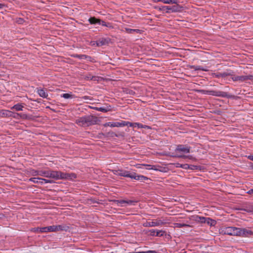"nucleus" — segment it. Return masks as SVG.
Masks as SVG:
<instances>
[{
    "instance_id": "1a4fd4ad",
    "label": "nucleus",
    "mask_w": 253,
    "mask_h": 253,
    "mask_svg": "<svg viewBox=\"0 0 253 253\" xmlns=\"http://www.w3.org/2000/svg\"><path fill=\"white\" fill-rule=\"evenodd\" d=\"M237 229L238 228L235 227H226L222 229L221 233L224 234L237 236Z\"/></svg>"
},
{
    "instance_id": "20e7f679",
    "label": "nucleus",
    "mask_w": 253,
    "mask_h": 253,
    "mask_svg": "<svg viewBox=\"0 0 253 253\" xmlns=\"http://www.w3.org/2000/svg\"><path fill=\"white\" fill-rule=\"evenodd\" d=\"M49 178L56 180L59 179H73L76 178V175L73 173H68L60 171L50 170Z\"/></svg>"
},
{
    "instance_id": "7ed1b4c3",
    "label": "nucleus",
    "mask_w": 253,
    "mask_h": 253,
    "mask_svg": "<svg viewBox=\"0 0 253 253\" xmlns=\"http://www.w3.org/2000/svg\"><path fill=\"white\" fill-rule=\"evenodd\" d=\"M98 121L99 120L97 117L88 115L77 119L76 123L79 126L84 127L96 124Z\"/></svg>"
},
{
    "instance_id": "c9c22d12",
    "label": "nucleus",
    "mask_w": 253,
    "mask_h": 253,
    "mask_svg": "<svg viewBox=\"0 0 253 253\" xmlns=\"http://www.w3.org/2000/svg\"><path fill=\"white\" fill-rule=\"evenodd\" d=\"M32 174L33 176L40 175V171L33 170L32 171Z\"/></svg>"
},
{
    "instance_id": "ea45409f",
    "label": "nucleus",
    "mask_w": 253,
    "mask_h": 253,
    "mask_svg": "<svg viewBox=\"0 0 253 253\" xmlns=\"http://www.w3.org/2000/svg\"><path fill=\"white\" fill-rule=\"evenodd\" d=\"M98 24L101 25L103 26H106V23L104 22V21H101V20H99V23Z\"/></svg>"
},
{
    "instance_id": "bb28decb",
    "label": "nucleus",
    "mask_w": 253,
    "mask_h": 253,
    "mask_svg": "<svg viewBox=\"0 0 253 253\" xmlns=\"http://www.w3.org/2000/svg\"><path fill=\"white\" fill-rule=\"evenodd\" d=\"M207 217H205L203 216H197L196 220L198 222H200L201 223H205L206 222Z\"/></svg>"
},
{
    "instance_id": "423d86ee",
    "label": "nucleus",
    "mask_w": 253,
    "mask_h": 253,
    "mask_svg": "<svg viewBox=\"0 0 253 253\" xmlns=\"http://www.w3.org/2000/svg\"><path fill=\"white\" fill-rule=\"evenodd\" d=\"M170 222L169 219L166 218H161L153 220L152 221L147 222L144 224L145 227H155L161 226Z\"/></svg>"
},
{
    "instance_id": "aec40b11",
    "label": "nucleus",
    "mask_w": 253,
    "mask_h": 253,
    "mask_svg": "<svg viewBox=\"0 0 253 253\" xmlns=\"http://www.w3.org/2000/svg\"><path fill=\"white\" fill-rule=\"evenodd\" d=\"M50 170H40V175L45 177L49 178Z\"/></svg>"
},
{
    "instance_id": "4c0bfd02",
    "label": "nucleus",
    "mask_w": 253,
    "mask_h": 253,
    "mask_svg": "<svg viewBox=\"0 0 253 253\" xmlns=\"http://www.w3.org/2000/svg\"><path fill=\"white\" fill-rule=\"evenodd\" d=\"M126 200H119V201H118V203L120 204V205H121L122 206H123L124 204H126Z\"/></svg>"
},
{
    "instance_id": "13d9d810",
    "label": "nucleus",
    "mask_w": 253,
    "mask_h": 253,
    "mask_svg": "<svg viewBox=\"0 0 253 253\" xmlns=\"http://www.w3.org/2000/svg\"><path fill=\"white\" fill-rule=\"evenodd\" d=\"M1 62L0 61V66H1Z\"/></svg>"
},
{
    "instance_id": "864d4df0",
    "label": "nucleus",
    "mask_w": 253,
    "mask_h": 253,
    "mask_svg": "<svg viewBox=\"0 0 253 253\" xmlns=\"http://www.w3.org/2000/svg\"><path fill=\"white\" fill-rule=\"evenodd\" d=\"M4 6V4L0 3V9H2Z\"/></svg>"
},
{
    "instance_id": "c756f323",
    "label": "nucleus",
    "mask_w": 253,
    "mask_h": 253,
    "mask_svg": "<svg viewBox=\"0 0 253 253\" xmlns=\"http://www.w3.org/2000/svg\"><path fill=\"white\" fill-rule=\"evenodd\" d=\"M178 0H163V3L165 4H177Z\"/></svg>"
},
{
    "instance_id": "0eeeda50",
    "label": "nucleus",
    "mask_w": 253,
    "mask_h": 253,
    "mask_svg": "<svg viewBox=\"0 0 253 253\" xmlns=\"http://www.w3.org/2000/svg\"><path fill=\"white\" fill-rule=\"evenodd\" d=\"M158 10L163 12L169 13L171 12H177L181 10V7L178 5H174L171 6H162L158 8Z\"/></svg>"
},
{
    "instance_id": "f03ea898",
    "label": "nucleus",
    "mask_w": 253,
    "mask_h": 253,
    "mask_svg": "<svg viewBox=\"0 0 253 253\" xmlns=\"http://www.w3.org/2000/svg\"><path fill=\"white\" fill-rule=\"evenodd\" d=\"M113 173L114 174L118 176L129 177L131 179H134L141 182L148 179V178L146 176L137 174L135 172H130L129 171L124 169L114 170H113Z\"/></svg>"
},
{
    "instance_id": "58836bf2",
    "label": "nucleus",
    "mask_w": 253,
    "mask_h": 253,
    "mask_svg": "<svg viewBox=\"0 0 253 253\" xmlns=\"http://www.w3.org/2000/svg\"><path fill=\"white\" fill-rule=\"evenodd\" d=\"M188 158L189 159H190V160H193V161H196V160L195 158H194V157H193L191 155H188V156H186V158Z\"/></svg>"
},
{
    "instance_id": "c03bdc74",
    "label": "nucleus",
    "mask_w": 253,
    "mask_h": 253,
    "mask_svg": "<svg viewBox=\"0 0 253 253\" xmlns=\"http://www.w3.org/2000/svg\"><path fill=\"white\" fill-rule=\"evenodd\" d=\"M106 27H107L110 29L113 28V26L111 25V23H106Z\"/></svg>"
},
{
    "instance_id": "cd10ccee",
    "label": "nucleus",
    "mask_w": 253,
    "mask_h": 253,
    "mask_svg": "<svg viewBox=\"0 0 253 253\" xmlns=\"http://www.w3.org/2000/svg\"><path fill=\"white\" fill-rule=\"evenodd\" d=\"M174 227L177 228H182L183 227H190V225L188 224H184V223H174Z\"/></svg>"
},
{
    "instance_id": "a211bd4d",
    "label": "nucleus",
    "mask_w": 253,
    "mask_h": 253,
    "mask_svg": "<svg viewBox=\"0 0 253 253\" xmlns=\"http://www.w3.org/2000/svg\"><path fill=\"white\" fill-rule=\"evenodd\" d=\"M38 93L39 95L43 98H46L48 96V94L43 89H38Z\"/></svg>"
},
{
    "instance_id": "4be33fe9",
    "label": "nucleus",
    "mask_w": 253,
    "mask_h": 253,
    "mask_svg": "<svg viewBox=\"0 0 253 253\" xmlns=\"http://www.w3.org/2000/svg\"><path fill=\"white\" fill-rule=\"evenodd\" d=\"M122 127L124 126H129L130 127H134V123H132L129 122H126L122 121Z\"/></svg>"
},
{
    "instance_id": "9d476101",
    "label": "nucleus",
    "mask_w": 253,
    "mask_h": 253,
    "mask_svg": "<svg viewBox=\"0 0 253 253\" xmlns=\"http://www.w3.org/2000/svg\"><path fill=\"white\" fill-rule=\"evenodd\" d=\"M11 116L10 117H12L15 119H23L26 120H31L32 119V116L27 115L25 114H19V113H14L11 112Z\"/></svg>"
},
{
    "instance_id": "4d7b16f0",
    "label": "nucleus",
    "mask_w": 253,
    "mask_h": 253,
    "mask_svg": "<svg viewBox=\"0 0 253 253\" xmlns=\"http://www.w3.org/2000/svg\"><path fill=\"white\" fill-rule=\"evenodd\" d=\"M88 96H84V97H83V98H84V99H87V98H88Z\"/></svg>"
},
{
    "instance_id": "4468645a",
    "label": "nucleus",
    "mask_w": 253,
    "mask_h": 253,
    "mask_svg": "<svg viewBox=\"0 0 253 253\" xmlns=\"http://www.w3.org/2000/svg\"><path fill=\"white\" fill-rule=\"evenodd\" d=\"M149 232L151 235L156 236H162L165 233V232L163 230H157L155 229H151Z\"/></svg>"
},
{
    "instance_id": "473e14b6",
    "label": "nucleus",
    "mask_w": 253,
    "mask_h": 253,
    "mask_svg": "<svg viewBox=\"0 0 253 253\" xmlns=\"http://www.w3.org/2000/svg\"><path fill=\"white\" fill-rule=\"evenodd\" d=\"M40 178L38 177H32L30 178L29 180L30 181L33 182L34 183H39Z\"/></svg>"
},
{
    "instance_id": "b1692460",
    "label": "nucleus",
    "mask_w": 253,
    "mask_h": 253,
    "mask_svg": "<svg viewBox=\"0 0 253 253\" xmlns=\"http://www.w3.org/2000/svg\"><path fill=\"white\" fill-rule=\"evenodd\" d=\"M99 20L98 19H97L95 17H90L89 19H88V21L91 24H98L99 23Z\"/></svg>"
},
{
    "instance_id": "c85d7f7f",
    "label": "nucleus",
    "mask_w": 253,
    "mask_h": 253,
    "mask_svg": "<svg viewBox=\"0 0 253 253\" xmlns=\"http://www.w3.org/2000/svg\"><path fill=\"white\" fill-rule=\"evenodd\" d=\"M221 75H222V78H225L227 76H231L233 75V72L227 71L226 72H224L223 73H220Z\"/></svg>"
},
{
    "instance_id": "6ab92c4d",
    "label": "nucleus",
    "mask_w": 253,
    "mask_h": 253,
    "mask_svg": "<svg viewBox=\"0 0 253 253\" xmlns=\"http://www.w3.org/2000/svg\"><path fill=\"white\" fill-rule=\"evenodd\" d=\"M54 183V181L52 180L40 178L39 184H45V183Z\"/></svg>"
},
{
    "instance_id": "6e6552de",
    "label": "nucleus",
    "mask_w": 253,
    "mask_h": 253,
    "mask_svg": "<svg viewBox=\"0 0 253 253\" xmlns=\"http://www.w3.org/2000/svg\"><path fill=\"white\" fill-rule=\"evenodd\" d=\"M253 235V231L250 228H238L237 236L247 237Z\"/></svg>"
},
{
    "instance_id": "8fccbe9b",
    "label": "nucleus",
    "mask_w": 253,
    "mask_h": 253,
    "mask_svg": "<svg viewBox=\"0 0 253 253\" xmlns=\"http://www.w3.org/2000/svg\"><path fill=\"white\" fill-rule=\"evenodd\" d=\"M143 165L144 164H137L136 167L138 169H140V168H141V166H143Z\"/></svg>"
},
{
    "instance_id": "f8f14e48",
    "label": "nucleus",
    "mask_w": 253,
    "mask_h": 253,
    "mask_svg": "<svg viewBox=\"0 0 253 253\" xmlns=\"http://www.w3.org/2000/svg\"><path fill=\"white\" fill-rule=\"evenodd\" d=\"M232 79L233 81H240L242 82L250 79V77L248 76H234L232 78Z\"/></svg>"
},
{
    "instance_id": "a18cd8bd",
    "label": "nucleus",
    "mask_w": 253,
    "mask_h": 253,
    "mask_svg": "<svg viewBox=\"0 0 253 253\" xmlns=\"http://www.w3.org/2000/svg\"><path fill=\"white\" fill-rule=\"evenodd\" d=\"M143 253H157L155 251H148L147 252H143Z\"/></svg>"
},
{
    "instance_id": "393cba45",
    "label": "nucleus",
    "mask_w": 253,
    "mask_h": 253,
    "mask_svg": "<svg viewBox=\"0 0 253 253\" xmlns=\"http://www.w3.org/2000/svg\"><path fill=\"white\" fill-rule=\"evenodd\" d=\"M65 99H71L74 98V95L71 93H64L61 95Z\"/></svg>"
},
{
    "instance_id": "5701e85b",
    "label": "nucleus",
    "mask_w": 253,
    "mask_h": 253,
    "mask_svg": "<svg viewBox=\"0 0 253 253\" xmlns=\"http://www.w3.org/2000/svg\"><path fill=\"white\" fill-rule=\"evenodd\" d=\"M205 223H207L211 226H214L216 222L214 220H213L209 217H207Z\"/></svg>"
},
{
    "instance_id": "37998d69",
    "label": "nucleus",
    "mask_w": 253,
    "mask_h": 253,
    "mask_svg": "<svg viewBox=\"0 0 253 253\" xmlns=\"http://www.w3.org/2000/svg\"><path fill=\"white\" fill-rule=\"evenodd\" d=\"M134 203V202L133 201H131V200H126V204L131 205H133Z\"/></svg>"
},
{
    "instance_id": "412c9836",
    "label": "nucleus",
    "mask_w": 253,
    "mask_h": 253,
    "mask_svg": "<svg viewBox=\"0 0 253 253\" xmlns=\"http://www.w3.org/2000/svg\"><path fill=\"white\" fill-rule=\"evenodd\" d=\"M107 43V41L105 39H100L96 42V44L98 46H102L106 44Z\"/></svg>"
},
{
    "instance_id": "a878e982",
    "label": "nucleus",
    "mask_w": 253,
    "mask_h": 253,
    "mask_svg": "<svg viewBox=\"0 0 253 253\" xmlns=\"http://www.w3.org/2000/svg\"><path fill=\"white\" fill-rule=\"evenodd\" d=\"M192 68L194 69L195 70H201V71H208V69L204 68L201 66H193Z\"/></svg>"
},
{
    "instance_id": "f3484780",
    "label": "nucleus",
    "mask_w": 253,
    "mask_h": 253,
    "mask_svg": "<svg viewBox=\"0 0 253 253\" xmlns=\"http://www.w3.org/2000/svg\"><path fill=\"white\" fill-rule=\"evenodd\" d=\"M143 166L146 167V169H149V170L153 169V170H156V171L160 170L158 168H159V166H156L154 165H147V164H144Z\"/></svg>"
},
{
    "instance_id": "603ef678",
    "label": "nucleus",
    "mask_w": 253,
    "mask_h": 253,
    "mask_svg": "<svg viewBox=\"0 0 253 253\" xmlns=\"http://www.w3.org/2000/svg\"><path fill=\"white\" fill-rule=\"evenodd\" d=\"M134 30V32H136L137 33H139L140 32V30L139 29H133Z\"/></svg>"
},
{
    "instance_id": "7c9ffc66",
    "label": "nucleus",
    "mask_w": 253,
    "mask_h": 253,
    "mask_svg": "<svg viewBox=\"0 0 253 253\" xmlns=\"http://www.w3.org/2000/svg\"><path fill=\"white\" fill-rule=\"evenodd\" d=\"M92 108L96 111L105 112V113L107 112L109 110L108 109H107L105 108H104V107H93Z\"/></svg>"
},
{
    "instance_id": "79ce46f5",
    "label": "nucleus",
    "mask_w": 253,
    "mask_h": 253,
    "mask_svg": "<svg viewBox=\"0 0 253 253\" xmlns=\"http://www.w3.org/2000/svg\"><path fill=\"white\" fill-rule=\"evenodd\" d=\"M189 165L188 164H183L182 165V169H189Z\"/></svg>"
},
{
    "instance_id": "a19ab883",
    "label": "nucleus",
    "mask_w": 253,
    "mask_h": 253,
    "mask_svg": "<svg viewBox=\"0 0 253 253\" xmlns=\"http://www.w3.org/2000/svg\"><path fill=\"white\" fill-rule=\"evenodd\" d=\"M213 76L214 77H216V78H220V77H221L222 75H221L220 73H214L213 74Z\"/></svg>"
},
{
    "instance_id": "09e8293b",
    "label": "nucleus",
    "mask_w": 253,
    "mask_h": 253,
    "mask_svg": "<svg viewBox=\"0 0 253 253\" xmlns=\"http://www.w3.org/2000/svg\"><path fill=\"white\" fill-rule=\"evenodd\" d=\"M247 157L249 160L253 161V155H249Z\"/></svg>"
},
{
    "instance_id": "2eb2a0df",
    "label": "nucleus",
    "mask_w": 253,
    "mask_h": 253,
    "mask_svg": "<svg viewBox=\"0 0 253 253\" xmlns=\"http://www.w3.org/2000/svg\"><path fill=\"white\" fill-rule=\"evenodd\" d=\"M11 114V111L7 110H0V117H10Z\"/></svg>"
},
{
    "instance_id": "dca6fc26",
    "label": "nucleus",
    "mask_w": 253,
    "mask_h": 253,
    "mask_svg": "<svg viewBox=\"0 0 253 253\" xmlns=\"http://www.w3.org/2000/svg\"><path fill=\"white\" fill-rule=\"evenodd\" d=\"M24 106L21 103H17L11 107V109H14L17 111H23Z\"/></svg>"
},
{
    "instance_id": "5fc2aeb1",
    "label": "nucleus",
    "mask_w": 253,
    "mask_h": 253,
    "mask_svg": "<svg viewBox=\"0 0 253 253\" xmlns=\"http://www.w3.org/2000/svg\"><path fill=\"white\" fill-rule=\"evenodd\" d=\"M128 253H143V251L142 252H130Z\"/></svg>"
},
{
    "instance_id": "f257e3e1",
    "label": "nucleus",
    "mask_w": 253,
    "mask_h": 253,
    "mask_svg": "<svg viewBox=\"0 0 253 253\" xmlns=\"http://www.w3.org/2000/svg\"><path fill=\"white\" fill-rule=\"evenodd\" d=\"M69 227L65 224L58 225H52L44 227L33 228L31 231L36 233H44L57 232L60 231H67Z\"/></svg>"
},
{
    "instance_id": "3c124183",
    "label": "nucleus",
    "mask_w": 253,
    "mask_h": 253,
    "mask_svg": "<svg viewBox=\"0 0 253 253\" xmlns=\"http://www.w3.org/2000/svg\"><path fill=\"white\" fill-rule=\"evenodd\" d=\"M182 165H183V164H176V167L177 168H182Z\"/></svg>"
},
{
    "instance_id": "2f4dec72",
    "label": "nucleus",
    "mask_w": 253,
    "mask_h": 253,
    "mask_svg": "<svg viewBox=\"0 0 253 253\" xmlns=\"http://www.w3.org/2000/svg\"><path fill=\"white\" fill-rule=\"evenodd\" d=\"M134 127H137L138 128H148L149 126L146 125H143L141 124L138 123H134Z\"/></svg>"
},
{
    "instance_id": "ddd939ff",
    "label": "nucleus",
    "mask_w": 253,
    "mask_h": 253,
    "mask_svg": "<svg viewBox=\"0 0 253 253\" xmlns=\"http://www.w3.org/2000/svg\"><path fill=\"white\" fill-rule=\"evenodd\" d=\"M104 126L122 127V121L119 122H108L104 124Z\"/></svg>"
},
{
    "instance_id": "f704fd0d",
    "label": "nucleus",
    "mask_w": 253,
    "mask_h": 253,
    "mask_svg": "<svg viewBox=\"0 0 253 253\" xmlns=\"http://www.w3.org/2000/svg\"><path fill=\"white\" fill-rule=\"evenodd\" d=\"M125 30L126 33H129V34H132L133 32H134V30H133V29H129V28H126L125 29Z\"/></svg>"
},
{
    "instance_id": "de8ad7c7",
    "label": "nucleus",
    "mask_w": 253,
    "mask_h": 253,
    "mask_svg": "<svg viewBox=\"0 0 253 253\" xmlns=\"http://www.w3.org/2000/svg\"><path fill=\"white\" fill-rule=\"evenodd\" d=\"M154 2H163V0H151Z\"/></svg>"
},
{
    "instance_id": "9b49d317",
    "label": "nucleus",
    "mask_w": 253,
    "mask_h": 253,
    "mask_svg": "<svg viewBox=\"0 0 253 253\" xmlns=\"http://www.w3.org/2000/svg\"><path fill=\"white\" fill-rule=\"evenodd\" d=\"M200 92L208 95H213L215 96H223V92L221 91H216L214 90H200Z\"/></svg>"
},
{
    "instance_id": "72a5a7b5",
    "label": "nucleus",
    "mask_w": 253,
    "mask_h": 253,
    "mask_svg": "<svg viewBox=\"0 0 253 253\" xmlns=\"http://www.w3.org/2000/svg\"><path fill=\"white\" fill-rule=\"evenodd\" d=\"M96 78V77L91 76L90 74L86 75L84 77V79L87 80H95Z\"/></svg>"
},
{
    "instance_id": "e433bc0d",
    "label": "nucleus",
    "mask_w": 253,
    "mask_h": 253,
    "mask_svg": "<svg viewBox=\"0 0 253 253\" xmlns=\"http://www.w3.org/2000/svg\"><path fill=\"white\" fill-rule=\"evenodd\" d=\"M189 169H192V170H194V169H197V166H194V165H189Z\"/></svg>"
},
{
    "instance_id": "49530a36",
    "label": "nucleus",
    "mask_w": 253,
    "mask_h": 253,
    "mask_svg": "<svg viewBox=\"0 0 253 253\" xmlns=\"http://www.w3.org/2000/svg\"><path fill=\"white\" fill-rule=\"evenodd\" d=\"M247 193L253 195V189H252L248 191Z\"/></svg>"
},
{
    "instance_id": "6e6d98bb",
    "label": "nucleus",
    "mask_w": 253,
    "mask_h": 253,
    "mask_svg": "<svg viewBox=\"0 0 253 253\" xmlns=\"http://www.w3.org/2000/svg\"><path fill=\"white\" fill-rule=\"evenodd\" d=\"M80 58H83V57H86V56L84 55H80V56H78Z\"/></svg>"
},
{
    "instance_id": "39448f33",
    "label": "nucleus",
    "mask_w": 253,
    "mask_h": 253,
    "mask_svg": "<svg viewBox=\"0 0 253 253\" xmlns=\"http://www.w3.org/2000/svg\"><path fill=\"white\" fill-rule=\"evenodd\" d=\"M191 147L184 145H178L175 149L174 152L170 155L171 157L175 158H186L185 154L190 153Z\"/></svg>"
}]
</instances>
